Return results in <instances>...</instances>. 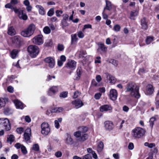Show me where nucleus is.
Returning a JSON list of instances; mask_svg holds the SVG:
<instances>
[{
  "mask_svg": "<svg viewBox=\"0 0 159 159\" xmlns=\"http://www.w3.org/2000/svg\"><path fill=\"white\" fill-rule=\"evenodd\" d=\"M126 92H129L130 95L137 99L139 98L140 95L139 92V87L134 82H129L125 87Z\"/></svg>",
  "mask_w": 159,
  "mask_h": 159,
  "instance_id": "nucleus-1",
  "label": "nucleus"
},
{
  "mask_svg": "<svg viewBox=\"0 0 159 159\" xmlns=\"http://www.w3.org/2000/svg\"><path fill=\"white\" fill-rule=\"evenodd\" d=\"M35 29V25L33 24H31L27 28L21 32V35L25 37H29L33 34Z\"/></svg>",
  "mask_w": 159,
  "mask_h": 159,
  "instance_id": "nucleus-2",
  "label": "nucleus"
},
{
  "mask_svg": "<svg viewBox=\"0 0 159 159\" xmlns=\"http://www.w3.org/2000/svg\"><path fill=\"white\" fill-rule=\"evenodd\" d=\"M145 131L143 128L140 127L136 128L132 130L131 134L135 138L139 139L143 137Z\"/></svg>",
  "mask_w": 159,
  "mask_h": 159,
  "instance_id": "nucleus-3",
  "label": "nucleus"
},
{
  "mask_svg": "<svg viewBox=\"0 0 159 159\" xmlns=\"http://www.w3.org/2000/svg\"><path fill=\"white\" fill-rule=\"evenodd\" d=\"M27 49L30 56L33 58L35 57L39 52V47L34 45L29 46L28 47Z\"/></svg>",
  "mask_w": 159,
  "mask_h": 159,
  "instance_id": "nucleus-4",
  "label": "nucleus"
},
{
  "mask_svg": "<svg viewBox=\"0 0 159 159\" xmlns=\"http://www.w3.org/2000/svg\"><path fill=\"white\" fill-rule=\"evenodd\" d=\"M73 135L76 138H78V141L80 142H84L85 141L88 137V135L87 134H81V132L80 130L75 132Z\"/></svg>",
  "mask_w": 159,
  "mask_h": 159,
  "instance_id": "nucleus-5",
  "label": "nucleus"
},
{
  "mask_svg": "<svg viewBox=\"0 0 159 159\" xmlns=\"http://www.w3.org/2000/svg\"><path fill=\"white\" fill-rule=\"evenodd\" d=\"M41 133L45 135H48L50 132V129L48 123L43 122L41 125Z\"/></svg>",
  "mask_w": 159,
  "mask_h": 159,
  "instance_id": "nucleus-6",
  "label": "nucleus"
},
{
  "mask_svg": "<svg viewBox=\"0 0 159 159\" xmlns=\"http://www.w3.org/2000/svg\"><path fill=\"white\" fill-rule=\"evenodd\" d=\"M32 42L36 44L40 45L43 43V36L39 35L34 37L32 39Z\"/></svg>",
  "mask_w": 159,
  "mask_h": 159,
  "instance_id": "nucleus-7",
  "label": "nucleus"
},
{
  "mask_svg": "<svg viewBox=\"0 0 159 159\" xmlns=\"http://www.w3.org/2000/svg\"><path fill=\"white\" fill-rule=\"evenodd\" d=\"M44 61L48 64L50 68H52L54 66L55 61L54 59L52 57H47L44 59Z\"/></svg>",
  "mask_w": 159,
  "mask_h": 159,
  "instance_id": "nucleus-8",
  "label": "nucleus"
},
{
  "mask_svg": "<svg viewBox=\"0 0 159 159\" xmlns=\"http://www.w3.org/2000/svg\"><path fill=\"white\" fill-rule=\"evenodd\" d=\"M31 136V129L28 128L25 130L24 134V139L27 142L30 143V139Z\"/></svg>",
  "mask_w": 159,
  "mask_h": 159,
  "instance_id": "nucleus-9",
  "label": "nucleus"
},
{
  "mask_svg": "<svg viewBox=\"0 0 159 159\" xmlns=\"http://www.w3.org/2000/svg\"><path fill=\"white\" fill-rule=\"evenodd\" d=\"M65 143L68 145H71L74 143V141L70 134L66 133L64 139Z\"/></svg>",
  "mask_w": 159,
  "mask_h": 159,
  "instance_id": "nucleus-10",
  "label": "nucleus"
},
{
  "mask_svg": "<svg viewBox=\"0 0 159 159\" xmlns=\"http://www.w3.org/2000/svg\"><path fill=\"white\" fill-rule=\"evenodd\" d=\"M76 62L75 61L70 60L66 63V67L72 70H74L76 67Z\"/></svg>",
  "mask_w": 159,
  "mask_h": 159,
  "instance_id": "nucleus-11",
  "label": "nucleus"
},
{
  "mask_svg": "<svg viewBox=\"0 0 159 159\" xmlns=\"http://www.w3.org/2000/svg\"><path fill=\"white\" fill-rule=\"evenodd\" d=\"M104 127L106 130H111L114 127V125L112 122L110 121H106L104 123Z\"/></svg>",
  "mask_w": 159,
  "mask_h": 159,
  "instance_id": "nucleus-12",
  "label": "nucleus"
},
{
  "mask_svg": "<svg viewBox=\"0 0 159 159\" xmlns=\"http://www.w3.org/2000/svg\"><path fill=\"white\" fill-rule=\"evenodd\" d=\"M12 42L16 45L19 46L22 42L20 37L19 35L14 36L12 39Z\"/></svg>",
  "mask_w": 159,
  "mask_h": 159,
  "instance_id": "nucleus-13",
  "label": "nucleus"
},
{
  "mask_svg": "<svg viewBox=\"0 0 159 159\" xmlns=\"http://www.w3.org/2000/svg\"><path fill=\"white\" fill-rule=\"evenodd\" d=\"M58 91L57 86H53L49 88L48 91V95L50 96H52L55 95Z\"/></svg>",
  "mask_w": 159,
  "mask_h": 159,
  "instance_id": "nucleus-14",
  "label": "nucleus"
},
{
  "mask_svg": "<svg viewBox=\"0 0 159 159\" xmlns=\"http://www.w3.org/2000/svg\"><path fill=\"white\" fill-rule=\"evenodd\" d=\"M117 91L115 89H112L110 92V97L112 100H115L117 98Z\"/></svg>",
  "mask_w": 159,
  "mask_h": 159,
  "instance_id": "nucleus-15",
  "label": "nucleus"
},
{
  "mask_svg": "<svg viewBox=\"0 0 159 159\" xmlns=\"http://www.w3.org/2000/svg\"><path fill=\"white\" fill-rule=\"evenodd\" d=\"M73 105L75 106V107L78 109L82 107L84 105V103L82 101L79 99H77L72 102Z\"/></svg>",
  "mask_w": 159,
  "mask_h": 159,
  "instance_id": "nucleus-16",
  "label": "nucleus"
},
{
  "mask_svg": "<svg viewBox=\"0 0 159 159\" xmlns=\"http://www.w3.org/2000/svg\"><path fill=\"white\" fill-rule=\"evenodd\" d=\"M112 109V107L108 105H102L100 107V111L102 112L111 110Z\"/></svg>",
  "mask_w": 159,
  "mask_h": 159,
  "instance_id": "nucleus-17",
  "label": "nucleus"
},
{
  "mask_svg": "<svg viewBox=\"0 0 159 159\" xmlns=\"http://www.w3.org/2000/svg\"><path fill=\"white\" fill-rule=\"evenodd\" d=\"M141 24L142 28L143 30H147L148 28V22L147 21L146 18L143 17L141 20Z\"/></svg>",
  "mask_w": 159,
  "mask_h": 159,
  "instance_id": "nucleus-18",
  "label": "nucleus"
},
{
  "mask_svg": "<svg viewBox=\"0 0 159 159\" xmlns=\"http://www.w3.org/2000/svg\"><path fill=\"white\" fill-rule=\"evenodd\" d=\"M154 90L152 85L148 84L146 87V93L147 95L151 94L153 93Z\"/></svg>",
  "mask_w": 159,
  "mask_h": 159,
  "instance_id": "nucleus-19",
  "label": "nucleus"
},
{
  "mask_svg": "<svg viewBox=\"0 0 159 159\" xmlns=\"http://www.w3.org/2000/svg\"><path fill=\"white\" fill-rule=\"evenodd\" d=\"M7 34L11 36H13L16 34V30L13 26H10L8 28Z\"/></svg>",
  "mask_w": 159,
  "mask_h": 159,
  "instance_id": "nucleus-20",
  "label": "nucleus"
},
{
  "mask_svg": "<svg viewBox=\"0 0 159 159\" xmlns=\"http://www.w3.org/2000/svg\"><path fill=\"white\" fill-rule=\"evenodd\" d=\"M107 79L109 81L110 83L114 84L116 82V79L114 77L107 73L106 74Z\"/></svg>",
  "mask_w": 159,
  "mask_h": 159,
  "instance_id": "nucleus-21",
  "label": "nucleus"
},
{
  "mask_svg": "<svg viewBox=\"0 0 159 159\" xmlns=\"http://www.w3.org/2000/svg\"><path fill=\"white\" fill-rule=\"evenodd\" d=\"M106 2V7L104 8V10L106 9L109 11H110L112 8V4L111 2L110 1L107 0H105Z\"/></svg>",
  "mask_w": 159,
  "mask_h": 159,
  "instance_id": "nucleus-22",
  "label": "nucleus"
},
{
  "mask_svg": "<svg viewBox=\"0 0 159 159\" xmlns=\"http://www.w3.org/2000/svg\"><path fill=\"white\" fill-rule=\"evenodd\" d=\"M14 103L17 108L22 109L23 108V104L20 101L18 100L14 101Z\"/></svg>",
  "mask_w": 159,
  "mask_h": 159,
  "instance_id": "nucleus-23",
  "label": "nucleus"
},
{
  "mask_svg": "<svg viewBox=\"0 0 159 159\" xmlns=\"http://www.w3.org/2000/svg\"><path fill=\"white\" fill-rule=\"evenodd\" d=\"M36 7L39 10V14L41 15H43L45 14V11L44 8L40 5H37Z\"/></svg>",
  "mask_w": 159,
  "mask_h": 159,
  "instance_id": "nucleus-24",
  "label": "nucleus"
},
{
  "mask_svg": "<svg viewBox=\"0 0 159 159\" xmlns=\"http://www.w3.org/2000/svg\"><path fill=\"white\" fill-rule=\"evenodd\" d=\"M19 16L20 19L25 20L27 19V16L26 14L24 13L23 11L21 10L19 14Z\"/></svg>",
  "mask_w": 159,
  "mask_h": 159,
  "instance_id": "nucleus-25",
  "label": "nucleus"
},
{
  "mask_svg": "<svg viewBox=\"0 0 159 159\" xmlns=\"http://www.w3.org/2000/svg\"><path fill=\"white\" fill-rule=\"evenodd\" d=\"M82 68L80 67H78L76 71L77 76L75 78V80H78L80 79V76L82 74Z\"/></svg>",
  "mask_w": 159,
  "mask_h": 159,
  "instance_id": "nucleus-26",
  "label": "nucleus"
},
{
  "mask_svg": "<svg viewBox=\"0 0 159 159\" xmlns=\"http://www.w3.org/2000/svg\"><path fill=\"white\" fill-rule=\"evenodd\" d=\"M138 13L137 11H131L130 13V18L131 19L134 20L135 17L137 16Z\"/></svg>",
  "mask_w": 159,
  "mask_h": 159,
  "instance_id": "nucleus-27",
  "label": "nucleus"
},
{
  "mask_svg": "<svg viewBox=\"0 0 159 159\" xmlns=\"http://www.w3.org/2000/svg\"><path fill=\"white\" fill-rule=\"evenodd\" d=\"M71 43L72 44H75L77 41L78 39L77 38V34H72L71 35Z\"/></svg>",
  "mask_w": 159,
  "mask_h": 159,
  "instance_id": "nucleus-28",
  "label": "nucleus"
},
{
  "mask_svg": "<svg viewBox=\"0 0 159 159\" xmlns=\"http://www.w3.org/2000/svg\"><path fill=\"white\" fill-rule=\"evenodd\" d=\"M104 147L103 143L102 141L98 143L97 147V151L98 152H101L102 151Z\"/></svg>",
  "mask_w": 159,
  "mask_h": 159,
  "instance_id": "nucleus-29",
  "label": "nucleus"
},
{
  "mask_svg": "<svg viewBox=\"0 0 159 159\" xmlns=\"http://www.w3.org/2000/svg\"><path fill=\"white\" fill-rule=\"evenodd\" d=\"M100 49L103 52H106L107 50V48L105 46L104 44L100 43L99 44L98 49Z\"/></svg>",
  "mask_w": 159,
  "mask_h": 159,
  "instance_id": "nucleus-30",
  "label": "nucleus"
},
{
  "mask_svg": "<svg viewBox=\"0 0 159 159\" xmlns=\"http://www.w3.org/2000/svg\"><path fill=\"white\" fill-rule=\"evenodd\" d=\"M4 123L8 124V120L7 118H0V125L2 126Z\"/></svg>",
  "mask_w": 159,
  "mask_h": 159,
  "instance_id": "nucleus-31",
  "label": "nucleus"
},
{
  "mask_svg": "<svg viewBox=\"0 0 159 159\" xmlns=\"http://www.w3.org/2000/svg\"><path fill=\"white\" fill-rule=\"evenodd\" d=\"M2 127H3L4 129L6 131H8L11 129V125L9 123V120H8V124H7L6 123H4L3 125L2 126Z\"/></svg>",
  "mask_w": 159,
  "mask_h": 159,
  "instance_id": "nucleus-32",
  "label": "nucleus"
},
{
  "mask_svg": "<svg viewBox=\"0 0 159 159\" xmlns=\"http://www.w3.org/2000/svg\"><path fill=\"white\" fill-rule=\"evenodd\" d=\"M15 138L13 135H10L7 138V141L8 143H10L11 144L12 142L14 140Z\"/></svg>",
  "mask_w": 159,
  "mask_h": 159,
  "instance_id": "nucleus-33",
  "label": "nucleus"
},
{
  "mask_svg": "<svg viewBox=\"0 0 159 159\" xmlns=\"http://www.w3.org/2000/svg\"><path fill=\"white\" fill-rule=\"evenodd\" d=\"M62 119L60 118L58 119L57 120H56L55 121V126L56 128L58 129L59 126V122H61L62 121Z\"/></svg>",
  "mask_w": 159,
  "mask_h": 159,
  "instance_id": "nucleus-34",
  "label": "nucleus"
},
{
  "mask_svg": "<svg viewBox=\"0 0 159 159\" xmlns=\"http://www.w3.org/2000/svg\"><path fill=\"white\" fill-rule=\"evenodd\" d=\"M156 100V101L155 104L156 107L157 108H159V90H158L157 93Z\"/></svg>",
  "mask_w": 159,
  "mask_h": 159,
  "instance_id": "nucleus-35",
  "label": "nucleus"
},
{
  "mask_svg": "<svg viewBox=\"0 0 159 159\" xmlns=\"http://www.w3.org/2000/svg\"><path fill=\"white\" fill-rule=\"evenodd\" d=\"M78 129L81 132L85 133L88 130V128L86 126H80L78 128Z\"/></svg>",
  "mask_w": 159,
  "mask_h": 159,
  "instance_id": "nucleus-36",
  "label": "nucleus"
},
{
  "mask_svg": "<svg viewBox=\"0 0 159 159\" xmlns=\"http://www.w3.org/2000/svg\"><path fill=\"white\" fill-rule=\"evenodd\" d=\"M18 52L17 50L16 49L13 50L11 53V57L12 58H15L17 55Z\"/></svg>",
  "mask_w": 159,
  "mask_h": 159,
  "instance_id": "nucleus-37",
  "label": "nucleus"
},
{
  "mask_svg": "<svg viewBox=\"0 0 159 159\" xmlns=\"http://www.w3.org/2000/svg\"><path fill=\"white\" fill-rule=\"evenodd\" d=\"M43 31L45 34H49L51 32V30L49 27L46 26L44 28Z\"/></svg>",
  "mask_w": 159,
  "mask_h": 159,
  "instance_id": "nucleus-38",
  "label": "nucleus"
},
{
  "mask_svg": "<svg viewBox=\"0 0 159 159\" xmlns=\"http://www.w3.org/2000/svg\"><path fill=\"white\" fill-rule=\"evenodd\" d=\"M156 120V119L155 117H153L151 118L149 120L150 125L152 128L154 125V122Z\"/></svg>",
  "mask_w": 159,
  "mask_h": 159,
  "instance_id": "nucleus-39",
  "label": "nucleus"
},
{
  "mask_svg": "<svg viewBox=\"0 0 159 159\" xmlns=\"http://www.w3.org/2000/svg\"><path fill=\"white\" fill-rule=\"evenodd\" d=\"M120 26L119 25L116 24L114 26L113 30L117 32L120 31Z\"/></svg>",
  "mask_w": 159,
  "mask_h": 159,
  "instance_id": "nucleus-40",
  "label": "nucleus"
},
{
  "mask_svg": "<svg viewBox=\"0 0 159 159\" xmlns=\"http://www.w3.org/2000/svg\"><path fill=\"white\" fill-rule=\"evenodd\" d=\"M153 37H147L146 40V42L147 44H150L153 40Z\"/></svg>",
  "mask_w": 159,
  "mask_h": 159,
  "instance_id": "nucleus-41",
  "label": "nucleus"
},
{
  "mask_svg": "<svg viewBox=\"0 0 159 159\" xmlns=\"http://www.w3.org/2000/svg\"><path fill=\"white\" fill-rule=\"evenodd\" d=\"M109 63L112 64L115 66H117L118 65V61L114 59H111L109 61Z\"/></svg>",
  "mask_w": 159,
  "mask_h": 159,
  "instance_id": "nucleus-42",
  "label": "nucleus"
},
{
  "mask_svg": "<svg viewBox=\"0 0 159 159\" xmlns=\"http://www.w3.org/2000/svg\"><path fill=\"white\" fill-rule=\"evenodd\" d=\"M6 104L5 100L3 98H0V108L4 107Z\"/></svg>",
  "mask_w": 159,
  "mask_h": 159,
  "instance_id": "nucleus-43",
  "label": "nucleus"
},
{
  "mask_svg": "<svg viewBox=\"0 0 159 159\" xmlns=\"http://www.w3.org/2000/svg\"><path fill=\"white\" fill-rule=\"evenodd\" d=\"M52 44V40L51 39L47 40L45 43V45L46 46H51Z\"/></svg>",
  "mask_w": 159,
  "mask_h": 159,
  "instance_id": "nucleus-44",
  "label": "nucleus"
},
{
  "mask_svg": "<svg viewBox=\"0 0 159 159\" xmlns=\"http://www.w3.org/2000/svg\"><path fill=\"white\" fill-rule=\"evenodd\" d=\"M86 52L85 51L82 50L80 52L79 55V57L83 58L84 57V55L86 54Z\"/></svg>",
  "mask_w": 159,
  "mask_h": 159,
  "instance_id": "nucleus-45",
  "label": "nucleus"
},
{
  "mask_svg": "<svg viewBox=\"0 0 159 159\" xmlns=\"http://www.w3.org/2000/svg\"><path fill=\"white\" fill-rule=\"evenodd\" d=\"M61 24L63 27H66L69 25V24L66 20H62Z\"/></svg>",
  "mask_w": 159,
  "mask_h": 159,
  "instance_id": "nucleus-46",
  "label": "nucleus"
},
{
  "mask_svg": "<svg viewBox=\"0 0 159 159\" xmlns=\"http://www.w3.org/2000/svg\"><path fill=\"white\" fill-rule=\"evenodd\" d=\"M54 13V9L53 8H51L48 11L47 14L48 16H51L53 15Z\"/></svg>",
  "mask_w": 159,
  "mask_h": 159,
  "instance_id": "nucleus-47",
  "label": "nucleus"
},
{
  "mask_svg": "<svg viewBox=\"0 0 159 159\" xmlns=\"http://www.w3.org/2000/svg\"><path fill=\"white\" fill-rule=\"evenodd\" d=\"M57 49L58 50L62 51L64 49V45L61 44H58L57 46Z\"/></svg>",
  "mask_w": 159,
  "mask_h": 159,
  "instance_id": "nucleus-48",
  "label": "nucleus"
},
{
  "mask_svg": "<svg viewBox=\"0 0 159 159\" xmlns=\"http://www.w3.org/2000/svg\"><path fill=\"white\" fill-rule=\"evenodd\" d=\"M77 36L80 38H82L84 36V35L83 32L80 31L77 32Z\"/></svg>",
  "mask_w": 159,
  "mask_h": 159,
  "instance_id": "nucleus-49",
  "label": "nucleus"
},
{
  "mask_svg": "<svg viewBox=\"0 0 159 159\" xmlns=\"http://www.w3.org/2000/svg\"><path fill=\"white\" fill-rule=\"evenodd\" d=\"M32 149L33 150L35 151H38L39 149V145L36 144H34L33 145Z\"/></svg>",
  "mask_w": 159,
  "mask_h": 159,
  "instance_id": "nucleus-50",
  "label": "nucleus"
},
{
  "mask_svg": "<svg viewBox=\"0 0 159 159\" xmlns=\"http://www.w3.org/2000/svg\"><path fill=\"white\" fill-rule=\"evenodd\" d=\"M21 151L24 154H26L27 153V151L26 149L25 146H24L23 145L21 147Z\"/></svg>",
  "mask_w": 159,
  "mask_h": 159,
  "instance_id": "nucleus-51",
  "label": "nucleus"
},
{
  "mask_svg": "<svg viewBox=\"0 0 159 159\" xmlns=\"http://www.w3.org/2000/svg\"><path fill=\"white\" fill-rule=\"evenodd\" d=\"M82 159H92L91 155L87 154L83 157Z\"/></svg>",
  "mask_w": 159,
  "mask_h": 159,
  "instance_id": "nucleus-52",
  "label": "nucleus"
},
{
  "mask_svg": "<svg viewBox=\"0 0 159 159\" xmlns=\"http://www.w3.org/2000/svg\"><path fill=\"white\" fill-rule=\"evenodd\" d=\"M62 155V153L61 151H57L56 152L55 154V156L57 157H60Z\"/></svg>",
  "mask_w": 159,
  "mask_h": 159,
  "instance_id": "nucleus-53",
  "label": "nucleus"
},
{
  "mask_svg": "<svg viewBox=\"0 0 159 159\" xmlns=\"http://www.w3.org/2000/svg\"><path fill=\"white\" fill-rule=\"evenodd\" d=\"M63 13V11L61 10H57L56 11V16L57 17H60L61 16V15Z\"/></svg>",
  "mask_w": 159,
  "mask_h": 159,
  "instance_id": "nucleus-54",
  "label": "nucleus"
},
{
  "mask_svg": "<svg viewBox=\"0 0 159 159\" xmlns=\"http://www.w3.org/2000/svg\"><path fill=\"white\" fill-rule=\"evenodd\" d=\"M23 131V129L22 127L18 128L16 129L17 132L20 134H21Z\"/></svg>",
  "mask_w": 159,
  "mask_h": 159,
  "instance_id": "nucleus-55",
  "label": "nucleus"
},
{
  "mask_svg": "<svg viewBox=\"0 0 159 159\" xmlns=\"http://www.w3.org/2000/svg\"><path fill=\"white\" fill-rule=\"evenodd\" d=\"M80 94V93L78 91H76L74 92L73 97L74 98H76L78 97Z\"/></svg>",
  "mask_w": 159,
  "mask_h": 159,
  "instance_id": "nucleus-56",
  "label": "nucleus"
},
{
  "mask_svg": "<svg viewBox=\"0 0 159 159\" xmlns=\"http://www.w3.org/2000/svg\"><path fill=\"white\" fill-rule=\"evenodd\" d=\"M101 96V94L100 93H97L94 95V98L98 100L99 99Z\"/></svg>",
  "mask_w": 159,
  "mask_h": 159,
  "instance_id": "nucleus-57",
  "label": "nucleus"
},
{
  "mask_svg": "<svg viewBox=\"0 0 159 159\" xmlns=\"http://www.w3.org/2000/svg\"><path fill=\"white\" fill-rule=\"evenodd\" d=\"M5 7L6 8H11V9H13V7L12 5V4L10 2V3H8L6 4L5 6Z\"/></svg>",
  "mask_w": 159,
  "mask_h": 159,
  "instance_id": "nucleus-58",
  "label": "nucleus"
},
{
  "mask_svg": "<svg viewBox=\"0 0 159 159\" xmlns=\"http://www.w3.org/2000/svg\"><path fill=\"white\" fill-rule=\"evenodd\" d=\"M101 57L99 56L96 57V59L95 60V63H100L101 62L100 60Z\"/></svg>",
  "mask_w": 159,
  "mask_h": 159,
  "instance_id": "nucleus-59",
  "label": "nucleus"
},
{
  "mask_svg": "<svg viewBox=\"0 0 159 159\" xmlns=\"http://www.w3.org/2000/svg\"><path fill=\"white\" fill-rule=\"evenodd\" d=\"M67 96V93L66 92H63L61 93L60 97L63 98H66Z\"/></svg>",
  "mask_w": 159,
  "mask_h": 159,
  "instance_id": "nucleus-60",
  "label": "nucleus"
},
{
  "mask_svg": "<svg viewBox=\"0 0 159 159\" xmlns=\"http://www.w3.org/2000/svg\"><path fill=\"white\" fill-rule=\"evenodd\" d=\"M10 109L8 108H6L4 110V113L6 115H9L10 113Z\"/></svg>",
  "mask_w": 159,
  "mask_h": 159,
  "instance_id": "nucleus-61",
  "label": "nucleus"
},
{
  "mask_svg": "<svg viewBox=\"0 0 159 159\" xmlns=\"http://www.w3.org/2000/svg\"><path fill=\"white\" fill-rule=\"evenodd\" d=\"M92 26L89 24L85 25H84V28L83 29V31H84L85 29L87 28H91Z\"/></svg>",
  "mask_w": 159,
  "mask_h": 159,
  "instance_id": "nucleus-62",
  "label": "nucleus"
},
{
  "mask_svg": "<svg viewBox=\"0 0 159 159\" xmlns=\"http://www.w3.org/2000/svg\"><path fill=\"white\" fill-rule=\"evenodd\" d=\"M23 146V145L21 144L20 143H17L15 145V147L17 149L21 148V147Z\"/></svg>",
  "mask_w": 159,
  "mask_h": 159,
  "instance_id": "nucleus-63",
  "label": "nucleus"
},
{
  "mask_svg": "<svg viewBox=\"0 0 159 159\" xmlns=\"http://www.w3.org/2000/svg\"><path fill=\"white\" fill-rule=\"evenodd\" d=\"M63 19L62 20H67L68 19L69 16L67 14H63L62 16Z\"/></svg>",
  "mask_w": 159,
  "mask_h": 159,
  "instance_id": "nucleus-64",
  "label": "nucleus"
}]
</instances>
